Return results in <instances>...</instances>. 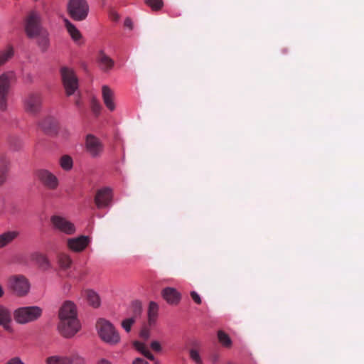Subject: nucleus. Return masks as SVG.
Returning a JSON list of instances; mask_svg holds the SVG:
<instances>
[{
    "label": "nucleus",
    "mask_w": 364,
    "mask_h": 364,
    "mask_svg": "<svg viewBox=\"0 0 364 364\" xmlns=\"http://www.w3.org/2000/svg\"><path fill=\"white\" fill-rule=\"evenodd\" d=\"M65 26L70 34V37L75 42H77L82 38L80 31L68 19H64Z\"/></svg>",
    "instance_id": "nucleus-23"
},
{
    "label": "nucleus",
    "mask_w": 364,
    "mask_h": 364,
    "mask_svg": "<svg viewBox=\"0 0 364 364\" xmlns=\"http://www.w3.org/2000/svg\"><path fill=\"white\" fill-rule=\"evenodd\" d=\"M132 364H149V363L143 358H137L133 360Z\"/></svg>",
    "instance_id": "nucleus-42"
},
{
    "label": "nucleus",
    "mask_w": 364,
    "mask_h": 364,
    "mask_svg": "<svg viewBox=\"0 0 364 364\" xmlns=\"http://www.w3.org/2000/svg\"><path fill=\"white\" fill-rule=\"evenodd\" d=\"M43 96L39 92H31L23 100L24 109L29 114H38L42 108Z\"/></svg>",
    "instance_id": "nucleus-7"
},
{
    "label": "nucleus",
    "mask_w": 364,
    "mask_h": 364,
    "mask_svg": "<svg viewBox=\"0 0 364 364\" xmlns=\"http://www.w3.org/2000/svg\"><path fill=\"white\" fill-rule=\"evenodd\" d=\"M58 262L62 269H68L72 264V259L65 253H60L58 255Z\"/></svg>",
    "instance_id": "nucleus-29"
},
{
    "label": "nucleus",
    "mask_w": 364,
    "mask_h": 364,
    "mask_svg": "<svg viewBox=\"0 0 364 364\" xmlns=\"http://www.w3.org/2000/svg\"><path fill=\"white\" fill-rule=\"evenodd\" d=\"M101 105L100 104V102L96 100L95 99H93L91 102V108H92V111L95 114H99V113L100 112V110H101Z\"/></svg>",
    "instance_id": "nucleus-37"
},
{
    "label": "nucleus",
    "mask_w": 364,
    "mask_h": 364,
    "mask_svg": "<svg viewBox=\"0 0 364 364\" xmlns=\"http://www.w3.org/2000/svg\"><path fill=\"white\" fill-rule=\"evenodd\" d=\"M41 128L48 133H55L58 127V121L52 117H46L41 124Z\"/></svg>",
    "instance_id": "nucleus-22"
},
{
    "label": "nucleus",
    "mask_w": 364,
    "mask_h": 364,
    "mask_svg": "<svg viewBox=\"0 0 364 364\" xmlns=\"http://www.w3.org/2000/svg\"><path fill=\"white\" fill-rule=\"evenodd\" d=\"M10 89V77L8 73L0 75V96H8Z\"/></svg>",
    "instance_id": "nucleus-25"
},
{
    "label": "nucleus",
    "mask_w": 364,
    "mask_h": 364,
    "mask_svg": "<svg viewBox=\"0 0 364 364\" xmlns=\"http://www.w3.org/2000/svg\"><path fill=\"white\" fill-rule=\"evenodd\" d=\"M112 19H113L114 21H117V20L119 19V16H118V14H116V13H114V14H112Z\"/></svg>",
    "instance_id": "nucleus-47"
},
{
    "label": "nucleus",
    "mask_w": 364,
    "mask_h": 364,
    "mask_svg": "<svg viewBox=\"0 0 364 364\" xmlns=\"http://www.w3.org/2000/svg\"><path fill=\"white\" fill-rule=\"evenodd\" d=\"M58 316L60 322L58 328L63 337L70 338L78 332L80 324L77 317L75 305L73 302H64L59 310Z\"/></svg>",
    "instance_id": "nucleus-1"
},
{
    "label": "nucleus",
    "mask_w": 364,
    "mask_h": 364,
    "mask_svg": "<svg viewBox=\"0 0 364 364\" xmlns=\"http://www.w3.org/2000/svg\"><path fill=\"white\" fill-rule=\"evenodd\" d=\"M191 296L192 298V299L195 301V303H196L197 304H200L202 301H201V299H200V296H199V294L193 291L191 292Z\"/></svg>",
    "instance_id": "nucleus-39"
},
{
    "label": "nucleus",
    "mask_w": 364,
    "mask_h": 364,
    "mask_svg": "<svg viewBox=\"0 0 364 364\" xmlns=\"http://www.w3.org/2000/svg\"><path fill=\"white\" fill-rule=\"evenodd\" d=\"M140 335L143 338L147 339L149 336V331L148 329L144 328L141 330Z\"/></svg>",
    "instance_id": "nucleus-43"
},
{
    "label": "nucleus",
    "mask_w": 364,
    "mask_h": 364,
    "mask_svg": "<svg viewBox=\"0 0 364 364\" xmlns=\"http://www.w3.org/2000/svg\"><path fill=\"white\" fill-rule=\"evenodd\" d=\"M59 164L64 171H70L73 166V159L68 155H63L60 158Z\"/></svg>",
    "instance_id": "nucleus-31"
},
{
    "label": "nucleus",
    "mask_w": 364,
    "mask_h": 364,
    "mask_svg": "<svg viewBox=\"0 0 364 364\" xmlns=\"http://www.w3.org/2000/svg\"><path fill=\"white\" fill-rule=\"evenodd\" d=\"M6 364H24L20 358H14L11 359Z\"/></svg>",
    "instance_id": "nucleus-41"
},
{
    "label": "nucleus",
    "mask_w": 364,
    "mask_h": 364,
    "mask_svg": "<svg viewBox=\"0 0 364 364\" xmlns=\"http://www.w3.org/2000/svg\"><path fill=\"white\" fill-rule=\"evenodd\" d=\"M98 364H112V363L106 359H102L99 361Z\"/></svg>",
    "instance_id": "nucleus-45"
},
{
    "label": "nucleus",
    "mask_w": 364,
    "mask_h": 364,
    "mask_svg": "<svg viewBox=\"0 0 364 364\" xmlns=\"http://www.w3.org/2000/svg\"><path fill=\"white\" fill-rule=\"evenodd\" d=\"M9 285L18 296L26 295L30 289L28 280L23 275H14L9 278Z\"/></svg>",
    "instance_id": "nucleus-9"
},
{
    "label": "nucleus",
    "mask_w": 364,
    "mask_h": 364,
    "mask_svg": "<svg viewBox=\"0 0 364 364\" xmlns=\"http://www.w3.org/2000/svg\"><path fill=\"white\" fill-rule=\"evenodd\" d=\"M89 11L90 6L87 0H68L67 3V12L74 21L85 20Z\"/></svg>",
    "instance_id": "nucleus-3"
},
{
    "label": "nucleus",
    "mask_w": 364,
    "mask_h": 364,
    "mask_svg": "<svg viewBox=\"0 0 364 364\" xmlns=\"http://www.w3.org/2000/svg\"><path fill=\"white\" fill-rule=\"evenodd\" d=\"M50 222L55 230L66 235H73L76 231L75 225L63 216L53 215Z\"/></svg>",
    "instance_id": "nucleus-10"
},
{
    "label": "nucleus",
    "mask_w": 364,
    "mask_h": 364,
    "mask_svg": "<svg viewBox=\"0 0 364 364\" xmlns=\"http://www.w3.org/2000/svg\"><path fill=\"white\" fill-rule=\"evenodd\" d=\"M132 311L133 313V316L132 317H134L136 318V316H138L141 311V306L140 302L139 301H134L132 303Z\"/></svg>",
    "instance_id": "nucleus-36"
},
{
    "label": "nucleus",
    "mask_w": 364,
    "mask_h": 364,
    "mask_svg": "<svg viewBox=\"0 0 364 364\" xmlns=\"http://www.w3.org/2000/svg\"><path fill=\"white\" fill-rule=\"evenodd\" d=\"M159 306L156 303L151 301L148 309V323L149 326L155 323L158 316Z\"/></svg>",
    "instance_id": "nucleus-26"
},
{
    "label": "nucleus",
    "mask_w": 364,
    "mask_h": 364,
    "mask_svg": "<svg viewBox=\"0 0 364 364\" xmlns=\"http://www.w3.org/2000/svg\"><path fill=\"white\" fill-rule=\"evenodd\" d=\"M14 55L13 46H8L5 50L0 51V67L8 62Z\"/></svg>",
    "instance_id": "nucleus-28"
},
{
    "label": "nucleus",
    "mask_w": 364,
    "mask_h": 364,
    "mask_svg": "<svg viewBox=\"0 0 364 364\" xmlns=\"http://www.w3.org/2000/svg\"><path fill=\"white\" fill-rule=\"evenodd\" d=\"M11 321V315L9 310L5 306L0 305V326L7 331H11L10 323Z\"/></svg>",
    "instance_id": "nucleus-19"
},
{
    "label": "nucleus",
    "mask_w": 364,
    "mask_h": 364,
    "mask_svg": "<svg viewBox=\"0 0 364 364\" xmlns=\"http://www.w3.org/2000/svg\"><path fill=\"white\" fill-rule=\"evenodd\" d=\"M90 242V238L87 236H80L74 238H69L67 241L68 248L73 252L83 251Z\"/></svg>",
    "instance_id": "nucleus-14"
},
{
    "label": "nucleus",
    "mask_w": 364,
    "mask_h": 364,
    "mask_svg": "<svg viewBox=\"0 0 364 364\" xmlns=\"http://www.w3.org/2000/svg\"><path fill=\"white\" fill-rule=\"evenodd\" d=\"M151 348L154 350H155V351H156V352H159V351H161V347L160 343H159L158 341H152V342L151 343Z\"/></svg>",
    "instance_id": "nucleus-40"
},
{
    "label": "nucleus",
    "mask_w": 364,
    "mask_h": 364,
    "mask_svg": "<svg viewBox=\"0 0 364 364\" xmlns=\"http://www.w3.org/2000/svg\"><path fill=\"white\" fill-rule=\"evenodd\" d=\"M42 311V309L37 306L21 307L15 310L14 317L18 323L25 324L38 319Z\"/></svg>",
    "instance_id": "nucleus-4"
},
{
    "label": "nucleus",
    "mask_w": 364,
    "mask_h": 364,
    "mask_svg": "<svg viewBox=\"0 0 364 364\" xmlns=\"http://www.w3.org/2000/svg\"><path fill=\"white\" fill-rule=\"evenodd\" d=\"M7 97L0 96V109L5 111L7 109Z\"/></svg>",
    "instance_id": "nucleus-38"
},
{
    "label": "nucleus",
    "mask_w": 364,
    "mask_h": 364,
    "mask_svg": "<svg viewBox=\"0 0 364 364\" xmlns=\"http://www.w3.org/2000/svg\"><path fill=\"white\" fill-rule=\"evenodd\" d=\"M144 3L154 11H158L164 6L163 0H145Z\"/></svg>",
    "instance_id": "nucleus-33"
},
{
    "label": "nucleus",
    "mask_w": 364,
    "mask_h": 364,
    "mask_svg": "<svg viewBox=\"0 0 364 364\" xmlns=\"http://www.w3.org/2000/svg\"><path fill=\"white\" fill-rule=\"evenodd\" d=\"M60 75L66 95H73L78 89V80L74 70L68 67H62Z\"/></svg>",
    "instance_id": "nucleus-6"
},
{
    "label": "nucleus",
    "mask_w": 364,
    "mask_h": 364,
    "mask_svg": "<svg viewBox=\"0 0 364 364\" xmlns=\"http://www.w3.org/2000/svg\"><path fill=\"white\" fill-rule=\"evenodd\" d=\"M191 359L194 361L196 364H203V361L200 358V354L196 349L191 348L189 351Z\"/></svg>",
    "instance_id": "nucleus-34"
},
{
    "label": "nucleus",
    "mask_w": 364,
    "mask_h": 364,
    "mask_svg": "<svg viewBox=\"0 0 364 364\" xmlns=\"http://www.w3.org/2000/svg\"><path fill=\"white\" fill-rule=\"evenodd\" d=\"M102 98L105 106L110 111H114L115 109V104L114 102V93L111 90V89L107 86L104 85L102 87Z\"/></svg>",
    "instance_id": "nucleus-18"
},
{
    "label": "nucleus",
    "mask_w": 364,
    "mask_h": 364,
    "mask_svg": "<svg viewBox=\"0 0 364 364\" xmlns=\"http://www.w3.org/2000/svg\"><path fill=\"white\" fill-rule=\"evenodd\" d=\"M96 327L100 338L109 345H116L120 341V336L114 326L109 321L100 318Z\"/></svg>",
    "instance_id": "nucleus-2"
},
{
    "label": "nucleus",
    "mask_w": 364,
    "mask_h": 364,
    "mask_svg": "<svg viewBox=\"0 0 364 364\" xmlns=\"http://www.w3.org/2000/svg\"><path fill=\"white\" fill-rule=\"evenodd\" d=\"M135 322L134 317H131L129 318H126L122 322V328L127 331L129 332L132 328V326Z\"/></svg>",
    "instance_id": "nucleus-35"
},
{
    "label": "nucleus",
    "mask_w": 364,
    "mask_h": 364,
    "mask_svg": "<svg viewBox=\"0 0 364 364\" xmlns=\"http://www.w3.org/2000/svg\"><path fill=\"white\" fill-rule=\"evenodd\" d=\"M31 259L36 262L38 267L43 270H46L50 268V264L48 257L42 253H32L31 255Z\"/></svg>",
    "instance_id": "nucleus-20"
},
{
    "label": "nucleus",
    "mask_w": 364,
    "mask_h": 364,
    "mask_svg": "<svg viewBox=\"0 0 364 364\" xmlns=\"http://www.w3.org/2000/svg\"><path fill=\"white\" fill-rule=\"evenodd\" d=\"M135 348L143 354L146 358L150 360L154 361L156 364H158V361L155 360L154 356L151 353L146 346L139 341H135L134 343Z\"/></svg>",
    "instance_id": "nucleus-27"
},
{
    "label": "nucleus",
    "mask_w": 364,
    "mask_h": 364,
    "mask_svg": "<svg viewBox=\"0 0 364 364\" xmlns=\"http://www.w3.org/2000/svg\"><path fill=\"white\" fill-rule=\"evenodd\" d=\"M36 176L39 182L48 190L55 191L59 186L58 177L48 169L41 168L37 170Z\"/></svg>",
    "instance_id": "nucleus-8"
},
{
    "label": "nucleus",
    "mask_w": 364,
    "mask_h": 364,
    "mask_svg": "<svg viewBox=\"0 0 364 364\" xmlns=\"http://www.w3.org/2000/svg\"><path fill=\"white\" fill-rule=\"evenodd\" d=\"M19 235L16 230H9L0 235V249L11 243Z\"/></svg>",
    "instance_id": "nucleus-21"
},
{
    "label": "nucleus",
    "mask_w": 364,
    "mask_h": 364,
    "mask_svg": "<svg viewBox=\"0 0 364 364\" xmlns=\"http://www.w3.org/2000/svg\"><path fill=\"white\" fill-rule=\"evenodd\" d=\"M75 104L77 107H80L82 103H81V101H80V98H77L75 102Z\"/></svg>",
    "instance_id": "nucleus-46"
},
{
    "label": "nucleus",
    "mask_w": 364,
    "mask_h": 364,
    "mask_svg": "<svg viewBox=\"0 0 364 364\" xmlns=\"http://www.w3.org/2000/svg\"><path fill=\"white\" fill-rule=\"evenodd\" d=\"M83 358L76 353L69 355H55L49 356L46 360V364H83Z\"/></svg>",
    "instance_id": "nucleus-11"
},
{
    "label": "nucleus",
    "mask_w": 364,
    "mask_h": 364,
    "mask_svg": "<svg viewBox=\"0 0 364 364\" xmlns=\"http://www.w3.org/2000/svg\"><path fill=\"white\" fill-rule=\"evenodd\" d=\"M124 26L129 28H132V22L131 19L127 18L124 21Z\"/></svg>",
    "instance_id": "nucleus-44"
},
{
    "label": "nucleus",
    "mask_w": 364,
    "mask_h": 364,
    "mask_svg": "<svg viewBox=\"0 0 364 364\" xmlns=\"http://www.w3.org/2000/svg\"><path fill=\"white\" fill-rule=\"evenodd\" d=\"M85 296L89 304L95 308L100 305V299L99 295L92 290H87Z\"/></svg>",
    "instance_id": "nucleus-30"
},
{
    "label": "nucleus",
    "mask_w": 364,
    "mask_h": 364,
    "mask_svg": "<svg viewBox=\"0 0 364 364\" xmlns=\"http://www.w3.org/2000/svg\"><path fill=\"white\" fill-rule=\"evenodd\" d=\"M46 29L41 23V15L32 11L28 14L24 20V31L29 39H34L37 34Z\"/></svg>",
    "instance_id": "nucleus-5"
},
{
    "label": "nucleus",
    "mask_w": 364,
    "mask_h": 364,
    "mask_svg": "<svg viewBox=\"0 0 364 364\" xmlns=\"http://www.w3.org/2000/svg\"><path fill=\"white\" fill-rule=\"evenodd\" d=\"M4 294V291L3 289V287L1 285H0V298L3 296Z\"/></svg>",
    "instance_id": "nucleus-48"
},
{
    "label": "nucleus",
    "mask_w": 364,
    "mask_h": 364,
    "mask_svg": "<svg viewBox=\"0 0 364 364\" xmlns=\"http://www.w3.org/2000/svg\"><path fill=\"white\" fill-rule=\"evenodd\" d=\"M86 149L92 157H98L102 152V145L97 138L92 134L86 137Z\"/></svg>",
    "instance_id": "nucleus-13"
},
{
    "label": "nucleus",
    "mask_w": 364,
    "mask_h": 364,
    "mask_svg": "<svg viewBox=\"0 0 364 364\" xmlns=\"http://www.w3.org/2000/svg\"><path fill=\"white\" fill-rule=\"evenodd\" d=\"M112 198V190L106 187L97 191L95 197V203L98 208H103L109 205Z\"/></svg>",
    "instance_id": "nucleus-12"
},
{
    "label": "nucleus",
    "mask_w": 364,
    "mask_h": 364,
    "mask_svg": "<svg viewBox=\"0 0 364 364\" xmlns=\"http://www.w3.org/2000/svg\"><path fill=\"white\" fill-rule=\"evenodd\" d=\"M10 161L5 156H0V187L6 181L10 170Z\"/></svg>",
    "instance_id": "nucleus-17"
},
{
    "label": "nucleus",
    "mask_w": 364,
    "mask_h": 364,
    "mask_svg": "<svg viewBox=\"0 0 364 364\" xmlns=\"http://www.w3.org/2000/svg\"><path fill=\"white\" fill-rule=\"evenodd\" d=\"M98 61L101 68L105 71L111 69L114 65L113 60L107 55L102 50L99 53Z\"/></svg>",
    "instance_id": "nucleus-24"
},
{
    "label": "nucleus",
    "mask_w": 364,
    "mask_h": 364,
    "mask_svg": "<svg viewBox=\"0 0 364 364\" xmlns=\"http://www.w3.org/2000/svg\"><path fill=\"white\" fill-rule=\"evenodd\" d=\"M218 338L220 344L225 348H230L232 346V341L230 336L223 331L220 330L218 332Z\"/></svg>",
    "instance_id": "nucleus-32"
},
{
    "label": "nucleus",
    "mask_w": 364,
    "mask_h": 364,
    "mask_svg": "<svg viewBox=\"0 0 364 364\" xmlns=\"http://www.w3.org/2000/svg\"><path fill=\"white\" fill-rule=\"evenodd\" d=\"M163 298L170 304H176L181 299V295L174 288L166 287L161 292Z\"/></svg>",
    "instance_id": "nucleus-16"
},
{
    "label": "nucleus",
    "mask_w": 364,
    "mask_h": 364,
    "mask_svg": "<svg viewBox=\"0 0 364 364\" xmlns=\"http://www.w3.org/2000/svg\"><path fill=\"white\" fill-rule=\"evenodd\" d=\"M36 43L41 52L45 53L50 46L49 33L46 29L39 33L35 36Z\"/></svg>",
    "instance_id": "nucleus-15"
}]
</instances>
